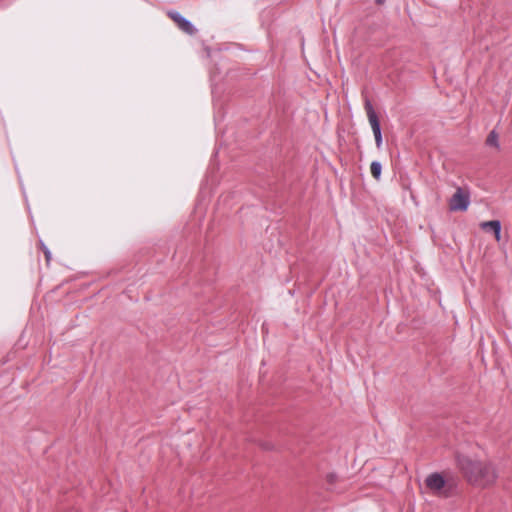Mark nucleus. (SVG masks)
Returning a JSON list of instances; mask_svg holds the SVG:
<instances>
[{
  "label": "nucleus",
  "instance_id": "obj_13",
  "mask_svg": "<svg viewBox=\"0 0 512 512\" xmlns=\"http://www.w3.org/2000/svg\"><path fill=\"white\" fill-rule=\"evenodd\" d=\"M376 4L381 5L385 2V0H375Z\"/></svg>",
  "mask_w": 512,
  "mask_h": 512
},
{
  "label": "nucleus",
  "instance_id": "obj_14",
  "mask_svg": "<svg viewBox=\"0 0 512 512\" xmlns=\"http://www.w3.org/2000/svg\"><path fill=\"white\" fill-rule=\"evenodd\" d=\"M218 118H219V115H218V113H217V114H215V117H214L215 122H217V121H218Z\"/></svg>",
  "mask_w": 512,
  "mask_h": 512
},
{
  "label": "nucleus",
  "instance_id": "obj_10",
  "mask_svg": "<svg viewBox=\"0 0 512 512\" xmlns=\"http://www.w3.org/2000/svg\"><path fill=\"white\" fill-rule=\"evenodd\" d=\"M216 72L215 71H212L211 72V86H212V95H213V98H215V94H216Z\"/></svg>",
  "mask_w": 512,
  "mask_h": 512
},
{
  "label": "nucleus",
  "instance_id": "obj_9",
  "mask_svg": "<svg viewBox=\"0 0 512 512\" xmlns=\"http://www.w3.org/2000/svg\"><path fill=\"white\" fill-rule=\"evenodd\" d=\"M424 480H446L442 473L433 472L429 474Z\"/></svg>",
  "mask_w": 512,
  "mask_h": 512
},
{
  "label": "nucleus",
  "instance_id": "obj_5",
  "mask_svg": "<svg viewBox=\"0 0 512 512\" xmlns=\"http://www.w3.org/2000/svg\"><path fill=\"white\" fill-rule=\"evenodd\" d=\"M168 16L177 24L178 28L188 35H194L196 28L193 23L177 11H169Z\"/></svg>",
  "mask_w": 512,
  "mask_h": 512
},
{
  "label": "nucleus",
  "instance_id": "obj_8",
  "mask_svg": "<svg viewBox=\"0 0 512 512\" xmlns=\"http://www.w3.org/2000/svg\"><path fill=\"white\" fill-rule=\"evenodd\" d=\"M486 144L491 147H495L497 149L500 148L499 141H498V134L495 130H492L486 139Z\"/></svg>",
  "mask_w": 512,
  "mask_h": 512
},
{
  "label": "nucleus",
  "instance_id": "obj_4",
  "mask_svg": "<svg viewBox=\"0 0 512 512\" xmlns=\"http://www.w3.org/2000/svg\"><path fill=\"white\" fill-rule=\"evenodd\" d=\"M470 205V194L458 187L449 200V209L451 211H466Z\"/></svg>",
  "mask_w": 512,
  "mask_h": 512
},
{
  "label": "nucleus",
  "instance_id": "obj_2",
  "mask_svg": "<svg viewBox=\"0 0 512 512\" xmlns=\"http://www.w3.org/2000/svg\"><path fill=\"white\" fill-rule=\"evenodd\" d=\"M419 488L422 493L447 497L454 489V482H419Z\"/></svg>",
  "mask_w": 512,
  "mask_h": 512
},
{
  "label": "nucleus",
  "instance_id": "obj_12",
  "mask_svg": "<svg viewBox=\"0 0 512 512\" xmlns=\"http://www.w3.org/2000/svg\"><path fill=\"white\" fill-rule=\"evenodd\" d=\"M264 449H272V446L269 444H263L262 446Z\"/></svg>",
  "mask_w": 512,
  "mask_h": 512
},
{
  "label": "nucleus",
  "instance_id": "obj_1",
  "mask_svg": "<svg viewBox=\"0 0 512 512\" xmlns=\"http://www.w3.org/2000/svg\"><path fill=\"white\" fill-rule=\"evenodd\" d=\"M456 463L467 480H495L499 477L491 463H484L464 454L457 453Z\"/></svg>",
  "mask_w": 512,
  "mask_h": 512
},
{
  "label": "nucleus",
  "instance_id": "obj_6",
  "mask_svg": "<svg viewBox=\"0 0 512 512\" xmlns=\"http://www.w3.org/2000/svg\"><path fill=\"white\" fill-rule=\"evenodd\" d=\"M482 229L485 231H490L495 235L497 240H500L501 236V222L499 220H490L481 223Z\"/></svg>",
  "mask_w": 512,
  "mask_h": 512
},
{
  "label": "nucleus",
  "instance_id": "obj_11",
  "mask_svg": "<svg viewBox=\"0 0 512 512\" xmlns=\"http://www.w3.org/2000/svg\"><path fill=\"white\" fill-rule=\"evenodd\" d=\"M40 244H41V249L45 255V258H46L47 262H49L51 260V252L42 241H40Z\"/></svg>",
  "mask_w": 512,
  "mask_h": 512
},
{
  "label": "nucleus",
  "instance_id": "obj_3",
  "mask_svg": "<svg viewBox=\"0 0 512 512\" xmlns=\"http://www.w3.org/2000/svg\"><path fill=\"white\" fill-rule=\"evenodd\" d=\"M365 110H366L368 120H369V123L371 125L372 131L374 134L376 146H377V148H381L382 143H383V137H382L380 121L378 119V116H377L372 104L368 100L365 102Z\"/></svg>",
  "mask_w": 512,
  "mask_h": 512
},
{
  "label": "nucleus",
  "instance_id": "obj_7",
  "mask_svg": "<svg viewBox=\"0 0 512 512\" xmlns=\"http://www.w3.org/2000/svg\"><path fill=\"white\" fill-rule=\"evenodd\" d=\"M370 171H371L372 176L376 180H379L381 178V173H382V164L379 161H372V163L370 165Z\"/></svg>",
  "mask_w": 512,
  "mask_h": 512
}]
</instances>
